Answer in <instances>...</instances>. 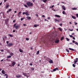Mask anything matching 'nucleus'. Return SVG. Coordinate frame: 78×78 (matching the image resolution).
Masks as SVG:
<instances>
[{
    "label": "nucleus",
    "instance_id": "1",
    "mask_svg": "<svg viewBox=\"0 0 78 78\" xmlns=\"http://www.w3.org/2000/svg\"><path fill=\"white\" fill-rule=\"evenodd\" d=\"M17 23L14 24L13 25V27L15 28L16 30H18V29H19V28L20 27V26L19 24H17Z\"/></svg>",
    "mask_w": 78,
    "mask_h": 78
},
{
    "label": "nucleus",
    "instance_id": "2",
    "mask_svg": "<svg viewBox=\"0 0 78 78\" xmlns=\"http://www.w3.org/2000/svg\"><path fill=\"white\" fill-rule=\"evenodd\" d=\"M27 5L28 6H33V3H31L30 2H28L27 3Z\"/></svg>",
    "mask_w": 78,
    "mask_h": 78
},
{
    "label": "nucleus",
    "instance_id": "3",
    "mask_svg": "<svg viewBox=\"0 0 78 78\" xmlns=\"http://www.w3.org/2000/svg\"><path fill=\"white\" fill-rule=\"evenodd\" d=\"M13 45V44L11 43H9L7 44V47H11Z\"/></svg>",
    "mask_w": 78,
    "mask_h": 78
},
{
    "label": "nucleus",
    "instance_id": "4",
    "mask_svg": "<svg viewBox=\"0 0 78 78\" xmlns=\"http://www.w3.org/2000/svg\"><path fill=\"white\" fill-rule=\"evenodd\" d=\"M28 11L27 12H23V15H24V14H26V16H29V14L28 13Z\"/></svg>",
    "mask_w": 78,
    "mask_h": 78
},
{
    "label": "nucleus",
    "instance_id": "5",
    "mask_svg": "<svg viewBox=\"0 0 78 78\" xmlns=\"http://www.w3.org/2000/svg\"><path fill=\"white\" fill-rule=\"evenodd\" d=\"M16 76L17 78H21V77H22V75L18 74Z\"/></svg>",
    "mask_w": 78,
    "mask_h": 78
},
{
    "label": "nucleus",
    "instance_id": "6",
    "mask_svg": "<svg viewBox=\"0 0 78 78\" xmlns=\"http://www.w3.org/2000/svg\"><path fill=\"white\" fill-rule=\"evenodd\" d=\"M59 42V40L57 39L55 41V44H58Z\"/></svg>",
    "mask_w": 78,
    "mask_h": 78
},
{
    "label": "nucleus",
    "instance_id": "7",
    "mask_svg": "<svg viewBox=\"0 0 78 78\" xmlns=\"http://www.w3.org/2000/svg\"><path fill=\"white\" fill-rule=\"evenodd\" d=\"M48 59H49V60H50V61H49V63H51L52 64H53V60H51L50 59L48 58Z\"/></svg>",
    "mask_w": 78,
    "mask_h": 78
},
{
    "label": "nucleus",
    "instance_id": "8",
    "mask_svg": "<svg viewBox=\"0 0 78 78\" xmlns=\"http://www.w3.org/2000/svg\"><path fill=\"white\" fill-rule=\"evenodd\" d=\"M12 66L13 67L14 66H15V64H16V62H12Z\"/></svg>",
    "mask_w": 78,
    "mask_h": 78
},
{
    "label": "nucleus",
    "instance_id": "9",
    "mask_svg": "<svg viewBox=\"0 0 78 78\" xmlns=\"http://www.w3.org/2000/svg\"><path fill=\"white\" fill-rule=\"evenodd\" d=\"M56 70H59V69L58 68H56L53 69V71L55 72V71H56Z\"/></svg>",
    "mask_w": 78,
    "mask_h": 78
},
{
    "label": "nucleus",
    "instance_id": "10",
    "mask_svg": "<svg viewBox=\"0 0 78 78\" xmlns=\"http://www.w3.org/2000/svg\"><path fill=\"white\" fill-rule=\"evenodd\" d=\"M78 58H76V60L74 61V64H76V62H78Z\"/></svg>",
    "mask_w": 78,
    "mask_h": 78
},
{
    "label": "nucleus",
    "instance_id": "11",
    "mask_svg": "<svg viewBox=\"0 0 78 78\" xmlns=\"http://www.w3.org/2000/svg\"><path fill=\"white\" fill-rule=\"evenodd\" d=\"M11 10H12V9H9V10H8L7 12H6V13H9V12H11Z\"/></svg>",
    "mask_w": 78,
    "mask_h": 78
},
{
    "label": "nucleus",
    "instance_id": "12",
    "mask_svg": "<svg viewBox=\"0 0 78 78\" xmlns=\"http://www.w3.org/2000/svg\"><path fill=\"white\" fill-rule=\"evenodd\" d=\"M62 9L63 10L65 11V10H66V9L65 8V7L64 6V5H62Z\"/></svg>",
    "mask_w": 78,
    "mask_h": 78
},
{
    "label": "nucleus",
    "instance_id": "13",
    "mask_svg": "<svg viewBox=\"0 0 78 78\" xmlns=\"http://www.w3.org/2000/svg\"><path fill=\"white\" fill-rule=\"evenodd\" d=\"M39 24H35L34 25V27H39Z\"/></svg>",
    "mask_w": 78,
    "mask_h": 78
},
{
    "label": "nucleus",
    "instance_id": "14",
    "mask_svg": "<svg viewBox=\"0 0 78 78\" xmlns=\"http://www.w3.org/2000/svg\"><path fill=\"white\" fill-rule=\"evenodd\" d=\"M23 75L25 76H27H27H27V74L26 73H23Z\"/></svg>",
    "mask_w": 78,
    "mask_h": 78
},
{
    "label": "nucleus",
    "instance_id": "15",
    "mask_svg": "<svg viewBox=\"0 0 78 78\" xmlns=\"http://www.w3.org/2000/svg\"><path fill=\"white\" fill-rule=\"evenodd\" d=\"M54 20H55V21H54L55 22H59V21L57 20V19H55Z\"/></svg>",
    "mask_w": 78,
    "mask_h": 78
},
{
    "label": "nucleus",
    "instance_id": "16",
    "mask_svg": "<svg viewBox=\"0 0 78 78\" xmlns=\"http://www.w3.org/2000/svg\"><path fill=\"white\" fill-rule=\"evenodd\" d=\"M21 13H22L21 12H20L18 13V17H19L20 16V14H21Z\"/></svg>",
    "mask_w": 78,
    "mask_h": 78
},
{
    "label": "nucleus",
    "instance_id": "17",
    "mask_svg": "<svg viewBox=\"0 0 78 78\" xmlns=\"http://www.w3.org/2000/svg\"><path fill=\"white\" fill-rule=\"evenodd\" d=\"M5 71H4V70H2V73H3V74H5Z\"/></svg>",
    "mask_w": 78,
    "mask_h": 78
},
{
    "label": "nucleus",
    "instance_id": "18",
    "mask_svg": "<svg viewBox=\"0 0 78 78\" xmlns=\"http://www.w3.org/2000/svg\"><path fill=\"white\" fill-rule=\"evenodd\" d=\"M55 17H59V18L61 17V16H60L57 15H55Z\"/></svg>",
    "mask_w": 78,
    "mask_h": 78
},
{
    "label": "nucleus",
    "instance_id": "19",
    "mask_svg": "<svg viewBox=\"0 0 78 78\" xmlns=\"http://www.w3.org/2000/svg\"><path fill=\"white\" fill-rule=\"evenodd\" d=\"M58 30H60V31H61V32H62V28L59 27L58 28Z\"/></svg>",
    "mask_w": 78,
    "mask_h": 78
},
{
    "label": "nucleus",
    "instance_id": "20",
    "mask_svg": "<svg viewBox=\"0 0 78 78\" xmlns=\"http://www.w3.org/2000/svg\"><path fill=\"white\" fill-rule=\"evenodd\" d=\"M72 10H77L78 9L77 8H72Z\"/></svg>",
    "mask_w": 78,
    "mask_h": 78
},
{
    "label": "nucleus",
    "instance_id": "21",
    "mask_svg": "<svg viewBox=\"0 0 78 78\" xmlns=\"http://www.w3.org/2000/svg\"><path fill=\"white\" fill-rule=\"evenodd\" d=\"M69 50H71V51H75V50L74 49L70 48H69Z\"/></svg>",
    "mask_w": 78,
    "mask_h": 78
},
{
    "label": "nucleus",
    "instance_id": "22",
    "mask_svg": "<svg viewBox=\"0 0 78 78\" xmlns=\"http://www.w3.org/2000/svg\"><path fill=\"white\" fill-rule=\"evenodd\" d=\"M19 51L20 52V53H23V50H21V49H19Z\"/></svg>",
    "mask_w": 78,
    "mask_h": 78
},
{
    "label": "nucleus",
    "instance_id": "23",
    "mask_svg": "<svg viewBox=\"0 0 78 78\" xmlns=\"http://www.w3.org/2000/svg\"><path fill=\"white\" fill-rule=\"evenodd\" d=\"M9 6V5L8 4L7 5H6L5 6V9H7V8H8Z\"/></svg>",
    "mask_w": 78,
    "mask_h": 78
},
{
    "label": "nucleus",
    "instance_id": "24",
    "mask_svg": "<svg viewBox=\"0 0 78 78\" xmlns=\"http://www.w3.org/2000/svg\"><path fill=\"white\" fill-rule=\"evenodd\" d=\"M72 18H73V19H76V17L75 16H72Z\"/></svg>",
    "mask_w": 78,
    "mask_h": 78
},
{
    "label": "nucleus",
    "instance_id": "25",
    "mask_svg": "<svg viewBox=\"0 0 78 78\" xmlns=\"http://www.w3.org/2000/svg\"><path fill=\"white\" fill-rule=\"evenodd\" d=\"M27 18L29 20H30V19H31V17L30 16H27Z\"/></svg>",
    "mask_w": 78,
    "mask_h": 78
},
{
    "label": "nucleus",
    "instance_id": "26",
    "mask_svg": "<svg viewBox=\"0 0 78 78\" xmlns=\"http://www.w3.org/2000/svg\"><path fill=\"white\" fill-rule=\"evenodd\" d=\"M64 39V37H61V38L60 39V41H62Z\"/></svg>",
    "mask_w": 78,
    "mask_h": 78
},
{
    "label": "nucleus",
    "instance_id": "27",
    "mask_svg": "<svg viewBox=\"0 0 78 78\" xmlns=\"http://www.w3.org/2000/svg\"><path fill=\"white\" fill-rule=\"evenodd\" d=\"M14 55V54L12 52H11L10 53V55L11 56H13V55Z\"/></svg>",
    "mask_w": 78,
    "mask_h": 78
},
{
    "label": "nucleus",
    "instance_id": "28",
    "mask_svg": "<svg viewBox=\"0 0 78 78\" xmlns=\"http://www.w3.org/2000/svg\"><path fill=\"white\" fill-rule=\"evenodd\" d=\"M62 14H66V13L65 11H63L62 12Z\"/></svg>",
    "mask_w": 78,
    "mask_h": 78
},
{
    "label": "nucleus",
    "instance_id": "29",
    "mask_svg": "<svg viewBox=\"0 0 78 78\" xmlns=\"http://www.w3.org/2000/svg\"><path fill=\"white\" fill-rule=\"evenodd\" d=\"M66 41H70V39H69L68 38H66Z\"/></svg>",
    "mask_w": 78,
    "mask_h": 78
},
{
    "label": "nucleus",
    "instance_id": "30",
    "mask_svg": "<svg viewBox=\"0 0 78 78\" xmlns=\"http://www.w3.org/2000/svg\"><path fill=\"white\" fill-rule=\"evenodd\" d=\"M9 36H10V37H13V35L11 34H9Z\"/></svg>",
    "mask_w": 78,
    "mask_h": 78
},
{
    "label": "nucleus",
    "instance_id": "31",
    "mask_svg": "<svg viewBox=\"0 0 78 78\" xmlns=\"http://www.w3.org/2000/svg\"><path fill=\"white\" fill-rule=\"evenodd\" d=\"M69 31H73V29H72L71 30L70 29H69Z\"/></svg>",
    "mask_w": 78,
    "mask_h": 78
},
{
    "label": "nucleus",
    "instance_id": "32",
    "mask_svg": "<svg viewBox=\"0 0 78 78\" xmlns=\"http://www.w3.org/2000/svg\"><path fill=\"white\" fill-rule=\"evenodd\" d=\"M47 0H43V2H44V3H46V2H47Z\"/></svg>",
    "mask_w": 78,
    "mask_h": 78
},
{
    "label": "nucleus",
    "instance_id": "33",
    "mask_svg": "<svg viewBox=\"0 0 78 78\" xmlns=\"http://www.w3.org/2000/svg\"><path fill=\"white\" fill-rule=\"evenodd\" d=\"M24 6L26 7V8H28V6H27V5H24Z\"/></svg>",
    "mask_w": 78,
    "mask_h": 78
},
{
    "label": "nucleus",
    "instance_id": "34",
    "mask_svg": "<svg viewBox=\"0 0 78 78\" xmlns=\"http://www.w3.org/2000/svg\"><path fill=\"white\" fill-rule=\"evenodd\" d=\"M7 58H11V56L9 55V56H8L7 57Z\"/></svg>",
    "mask_w": 78,
    "mask_h": 78
},
{
    "label": "nucleus",
    "instance_id": "35",
    "mask_svg": "<svg viewBox=\"0 0 78 78\" xmlns=\"http://www.w3.org/2000/svg\"><path fill=\"white\" fill-rule=\"evenodd\" d=\"M74 44H76V45H77L78 46V43L77 42H75V43H74Z\"/></svg>",
    "mask_w": 78,
    "mask_h": 78
},
{
    "label": "nucleus",
    "instance_id": "36",
    "mask_svg": "<svg viewBox=\"0 0 78 78\" xmlns=\"http://www.w3.org/2000/svg\"><path fill=\"white\" fill-rule=\"evenodd\" d=\"M54 5H53L52 6H51L49 7V8H53V7H54Z\"/></svg>",
    "mask_w": 78,
    "mask_h": 78
},
{
    "label": "nucleus",
    "instance_id": "37",
    "mask_svg": "<svg viewBox=\"0 0 78 78\" xmlns=\"http://www.w3.org/2000/svg\"><path fill=\"white\" fill-rule=\"evenodd\" d=\"M39 51H37V55H39Z\"/></svg>",
    "mask_w": 78,
    "mask_h": 78
},
{
    "label": "nucleus",
    "instance_id": "38",
    "mask_svg": "<svg viewBox=\"0 0 78 78\" xmlns=\"http://www.w3.org/2000/svg\"><path fill=\"white\" fill-rule=\"evenodd\" d=\"M66 51H67V52H69V50L68 49H66Z\"/></svg>",
    "mask_w": 78,
    "mask_h": 78
},
{
    "label": "nucleus",
    "instance_id": "39",
    "mask_svg": "<svg viewBox=\"0 0 78 78\" xmlns=\"http://www.w3.org/2000/svg\"><path fill=\"white\" fill-rule=\"evenodd\" d=\"M75 42H76V41H75V40H73V43H75Z\"/></svg>",
    "mask_w": 78,
    "mask_h": 78
},
{
    "label": "nucleus",
    "instance_id": "40",
    "mask_svg": "<svg viewBox=\"0 0 78 78\" xmlns=\"http://www.w3.org/2000/svg\"><path fill=\"white\" fill-rule=\"evenodd\" d=\"M73 67H75V65L74 64H73Z\"/></svg>",
    "mask_w": 78,
    "mask_h": 78
},
{
    "label": "nucleus",
    "instance_id": "41",
    "mask_svg": "<svg viewBox=\"0 0 78 78\" xmlns=\"http://www.w3.org/2000/svg\"><path fill=\"white\" fill-rule=\"evenodd\" d=\"M26 39V41H29V38H27Z\"/></svg>",
    "mask_w": 78,
    "mask_h": 78
},
{
    "label": "nucleus",
    "instance_id": "42",
    "mask_svg": "<svg viewBox=\"0 0 78 78\" xmlns=\"http://www.w3.org/2000/svg\"><path fill=\"white\" fill-rule=\"evenodd\" d=\"M25 19V18H21V20L22 21L23 20V19Z\"/></svg>",
    "mask_w": 78,
    "mask_h": 78
},
{
    "label": "nucleus",
    "instance_id": "43",
    "mask_svg": "<svg viewBox=\"0 0 78 78\" xmlns=\"http://www.w3.org/2000/svg\"><path fill=\"white\" fill-rule=\"evenodd\" d=\"M44 21H47V22H48V20H47V19H45V20H44Z\"/></svg>",
    "mask_w": 78,
    "mask_h": 78
},
{
    "label": "nucleus",
    "instance_id": "44",
    "mask_svg": "<svg viewBox=\"0 0 78 78\" xmlns=\"http://www.w3.org/2000/svg\"><path fill=\"white\" fill-rule=\"evenodd\" d=\"M69 36H70V37H73V36H72V35H69Z\"/></svg>",
    "mask_w": 78,
    "mask_h": 78
},
{
    "label": "nucleus",
    "instance_id": "45",
    "mask_svg": "<svg viewBox=\"0 0 78 78\" xmlns=\"http://www.w3.org/2000/svg\"><path fill=\"white\" fill-rule=\"evenodd\" d=\"M76 16L77 17V18H78V14H76Z\"/></svg>",
    "mask_w": 78,
    "mask_h": 78
},
{
    "label": "nucleus",
    "instance_id": "46",
    "mask_svg": "<svg viewBox=\"0 0 78 78\" xmlns=\"http://www.w3.org/2000/svg\"><path fill=\"white\" fill-rule=\"evenodd\" d=\"M9 43V41H6V44H8Z\"/></svg>",
    "mask_w": 78,
    "mask_h": 78
},
{
    "label": "nucleus",
    "instance_id": "47",
    "mask_svg": "<svg viewBox=\"0 0 78 78\" xmlns=\"http://www.w3.org/2000/svg\"><path fill=\"white\" fill-rule=\"evenodd\" d=\"M73 39L74 40H75V38L74 37H73Z\"/></svg>",
    "mask_w": 78,
    "mask_h": 78
},
{
    "label": "nucleus",
    "instance_id": "48",
    "mask_svg": "<svg viewBox=\"0 0 78 78\" xmlns=\"http://www.w3.org/2000/svg\"><path fill=\"white\" fill-rule=\"evenodd\" d=\"M60 26H62V23H60L59 24Z\"/></svg>",
    "mask_w": 78,
    "mask_h": 78
},
{
    "label": "nucleus",
    "instance_id": "49",
    "mask_svg": "<svg viewBox=\"0 0 78 78\" xmlns=\"http://www.w3.org/2000/svg\"><path fill=\"white\" fill-rule=\"evenodd\" d=\"M48 20H49V19H50V17H48Z\"/></svg>",
    "mask_w": 78,
    "mask_h": 78
},
{
    "label": "nucleus",
    "instance_id": "50",
    "mask_svg": "<svg viewBox=\"0 0 78 78\" xmlns=\"http://www.w3.org/2000/svg\"><path fill=\"white\" fill-rule=\"evenodd\" d=\"M4 38H5V39H7V37H6V36H4Z\"/></svg>",
    "mask_w": 78,
    "mask_h": 78
},
{
    "label": "nucleus",
    "instance_id": "51",
    "mask_svg": "<svg viewBox=\"0 0 78 78\" xmlns=\"http://www.w3.org/2000/svg\"><path fill=\"white\" fill-rule=\"evenodd\" d=\"M42 17H45V16L44 15H43L42 16Z\"/></svg>",
    "mask_w": 78,
    "mask_h": 78
},
{
    "label": "nucleus",
    "instance_id": "52",
    "mask_svg": "<svg viewBox=\"0 0 78 78\" xmlns=\"http://www.w3.org/2000/svg\"><path fill=\"white\" fill-rule=\"evenodd\" d=\"M13 33H15V32H16V30H13Z\"/></svg>",
    "mask_w": 78,
    "mask_h": 78
},
{
    "label": "nucleus",
    "instance_id": "53",
    "mask_svg": "<svg viewBox=\"0 0 78 78\" xmlns=\"http://www.w3.org/2000/svg\"><path fill=\"white\" fill-rule=\"evenodd\" d=\"M1 51H2V52H3V51H4V50H1Z\"/></svg>",
    "mask_w": 78,
    "mask_h": 78
},
{
    "label": "nucleus",
    "instance_id": "54",
    "mask_svg": "<svg viewBox=\"0 0 78 78\" xmlns=\"http://www.w3.org/2000/svg\"><path fill=\"white\" fill-rule=\"evenodd\" d=\"M30 66H33V64H32V63H30Z\"/></svg>",
    "mask_w": 78,
    "mask_h": 78
},
{
    "label": "nucleus",
    "instance_id": "55",
    "mask_svg": "<svg viewBox=\"0 0 78 78\" xmlns=\"http://www.w3.org/2000/svg\"><path fill=\"white\" fill-rule=\"evenodd\" d=\"M2 3V2H1V3H0V6H1Z\"/></svg>",
    "mask_w": 78,
    "mask_h": 78
},
{
    "label": "nucleus",
    "instance_id": "56",
    "mask_svg": "<svg viewBox=\"0 0 78 78\" xmlns=\"http://www.w3.org/2000/svg\"><path fill=\"white\" fill-rule=\"evenodd\" d=\"M30 49L31 50H33V47H31Z\"/></svg>",
    "mask_w": 78,
    "mask_h": 78
},
{
    "label": "nucleus",
    "instance_id": "57",
    "mask_svg": "<svg viewBox=\"0 0 78 78\" xmlns=\"http://www.w3.org/2000/svg\"><path fill=\"white\" fill-rule=\"evenodd\" d=\"M1 62H2V61H3V59L1 60Z\"/></svg>",
    "mask_w": 78,
    "mask_h": 78
},
{
    "label": "nucleus",
    "instance_id": "58",
    "mask_svg": "<svg viewBox=\"0 0 78 78\" xmlns=\"http://www.w3.org/2000/svg\"><path fill=\"white\" fill-rule=\"evenodd\" d=\"M7 0H4L5 3V2H6V1H7Z\"/></svg>",
    "mask_w": 78,
    "mask_h": 78
},
{
    "label": "nucleus",
    "instance_id": "59",
    "mask_svg": "<svg viewBox=\"0 0 78 78\" xmlns=\"http://www.w3.org/2000/svg\"><path fill=\"white\" fill-rule=\"evenodd\" d=\"M36 16H37V17H38V14H36Z\"/></svg>",
    "mask_w": 78,
    "mask_h": 78
},
{
    "label": "nucleus",
    "instance_id": "60",
    "mask_svg": "<svg viewBox=\"0 0 78 78\" xmlns=\"http://www.w3.org/2000/svg\"><path fill=\"white\" fill-rule=\"evenodd\" d=\"M13 23H14L15 22V20H14L13 21Z\"/></svg>",
    "mask_w": 78,
    "mask_h": 78
},
{
    "label": "nucleus",
    "instance_id": "61",
    "mask_svg": "<svg viewBox=\"0 0 78 78\" xmlns=\"http://www.w3.org/2000/svg\"><path fill=\"white\" fill-rule=\"evenodd\" d=\"M23 26H26V24H23Z\"/></svg>",
    "mask_w": 78,
    "mask_h": 78
},
{
    "label": "nucleus",
    "instance_id": "62",
    "mask_svg": "<svg viewBox=\"0 0 78 78\" xmlns=\"http://www.w3.org/2000/svg\"><path fill=\"white\" fill-rule=\"evenodd\" d=\"M72 35H74V33H72Z\"/></svg>",
    "mask_w": 78,
    "mask_h": 78
},
{
    "label": "nucleus",
    "instance_id": "63",
    "mask_svg": "<svg viewBox=\"0 0 78 78\" xmlns=\"http://www.w3.org/2000/svg\"><path fill=\"white\" fill-rule=\"evenodd\" d=\"M32 70H34V69L33 68H32Z\"/></svg>",
    "mask_w": 78,
    "mask_h": 78
},
{
    "label": "nucleus",
    "instance_id": "64",
    "mask_svg": "<svg viewBox=\"0 0 78 78\" xmlns=\"http://www.w3.org/2000/svg\"><path fill=\"white\" fill-rule=\"evenodd\" d=\"M6 78H8V75H7L6 77Z\"/></svg>",
    "mask_w": 78,
    "mask_h": 78
}]
</instances>
